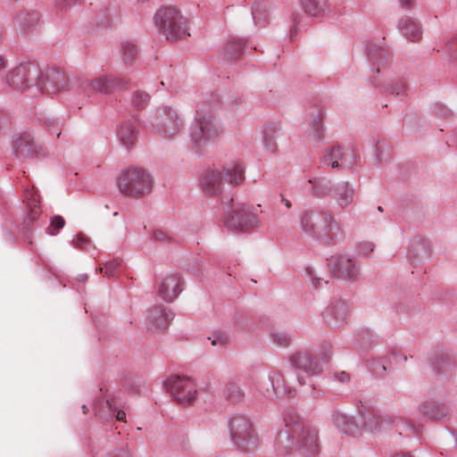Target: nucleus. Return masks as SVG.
Returning a JSON list of instances; mask_svg holds the SVG:
<instances>
[{"label": "nucleus", "mask_w": 457, "mask_h": 457, "mask_svg": "<svg viewBox=\"0 0 457 457\" xmlns=\"http://www.w3.org/2000/svg\"><path fill=\"white\" fill-rule=\"evenodd\" d=\"M331 420L335 427L344 434L357 436L361 432V428L352 418L337 410L332 411ZM361 429L372 433L395 430L399 436H411L418 435L420 427L410 420L395 414L369 412L363 416Z\"/></svg>", "instance_id": "nucleus-1"}, {"label": "nucleus", "mask_w": 457, "mask_h": 457, "mask_svg": "<svg viewBox=\"0 0 457 457\" xmlns=\"http://www.w3.org/2000/svg\"><path fill=\"white\" fill-rule=\"evenodd\" d=\"M285 428L277 436L278 450H295L304 456H313L318 453V432L304 422L299 413L290 409L284 414Z\"/></svg>", "instance_id": "nucleus-2"}, {"label": "nucleus", "mask_w": 457, "mask_h": 457, "mask_svg": "<svg viewBox=\"0 0 457 457\" xmlns=\"http://www.w3.org/2000/svg\"><path fill=\"white\" fill-rule=\"evenodd\" d=\"M300 228L320 242L329 243L336 239L339 225L331 212L324 210H310L303 213Z\"/></svg>", "instance_id": "nucleus-3"}, {"label": "nucleus", "mask_w": 457, "mask_h": 457, "mask_svg": "<svg viewBox=\"0 0 457 457\" xmlns=\"http://www.w3.org/2000/svg\"><path fill=\"white\" fill-rule=\"evenodd\" d=\"M245 169L241 164H234L223 170H208L201 178L202 190L209 195H218L224 190V185L242 183L245 179Z\"/></svg>", "instance_id": "nucleus-4"}, {"label": "nucleus", "mask_w": 457, "mask_h": 457, "mask_svg": "<svg viewBox=\"0 0 457 457\" xmlns=\"http://www.w3.org/2000/svg\"><path fill=\"white\" fill-rule=\"evenodd\" d=\"M154 22L168 40L177 41L189 36L187 20L175 7L159 9L154 15Z\"/></svg>", "instance_id": "nucleus-5"}, {"label": "nucleus", "mask_w": 457, "mask_h": 457, "mask_svg": "<svg viewBox=\"0 0 457 457\" xmlns=\"http://www.w3.org/2000/svg\"><path fill=\"white\" fill-rule=\"evenodd\" d=\"M222 129L212 112H206L204 108L197 110V118L191 128V140L196 147H202L213 141Z\"/></svg>", "instance_id": "nucleus-6"}, {"label": "nucleus", "mask_w": 457, "mask_h": 457, "mask_svg": "<svg viewBox=\"0 0 457 457\" xmlns=\"http://www.w3.org/2000/svg\"><path fill=\"white\" fill-rule=\"evenodd\" d=\"M118 186L124 195L139 196L151 191L153 179L146 170L139 168H129L119 177Z\"/></svg>", "instance_id": "nucleus-7"}, {"label": "nucleus", "mask_w": 457, "mask_h": 457, "mask_svg": "<svg viewBox=\"0 0 457 457\" xmlns=\"http://www.w3.org/2000/svg\"><path fill=\"white\" fill-rule=\"evenodd\" d=\"M229 436L236 446L242 450L253 447L257 444V436L250 420L244 415H234L228 423Z\"/></svg>", "instance_id": "nucleus-8"}, {"label": "nucleus", "mask_w": 457, "mask_h": 457, "mask_svg": "<svg viewBox=\"0 0 457 457\" xmlns=\"http://www.w3.org/2000/svg\"><path fill=\"white\" fill-rule=\"evenodd\" d=\"M153 129L163 138H170L176 135L183 125L178 112L168 106L159 108L152 116Z\"/></svg>", "instance_id": "nucleus-9"}, {"label": "nucleus", "mask_w": 457, "mask_h": 457, "mask_svg": "<svg viewBox=\"0 0 457 457\" xmlns=\"http://www.w3.org/2000/svg\"><path fill=\"white\" fill-rule=\"evenodd\" d=\"M126 85L123 79L104 75L92 79H79L78 90L90 97L93 95L112 94L124 88Z\"/></svg>", "instance_id": "nucleus-10"}, {"label": "nucleus", "mask_w": 457, "mask_h": 457, "mask_svg": "<svg viewBox=\"0 0 457 457\" xmlns=\"http://www.w3.org/2000/svg\"><path fill=\"white\" fill-rule=\"evenodd\" d=\"M164 385L170 396L179 405L188 406L196 398V386L190 378L171 377L165 381Z\"/></svg>", "instance_id": "nucleus-11"}, {"label": "nucleus", "mask_w": 457, "mask_h": 457, "mask_svg": "<svg viewBox=\"0 0 457 457\" xmlns=\"http://www.w3.org/2000/svg\"><path fill=\"white\" fill-rule=\"evenodd\" d=\"M225 226L233 231H245L258 224L257 216L243 204L233 205L223 218Z\"/></svg>", "instance_id": "nucleus-12"}, {"label": "nucleus", "mask_w": 457, "mask_h": 457, "mask_svg": "<svg viewBox=\"0 0 457 457\" xmlns=\"http://www.w3.org/2000/svg\"><path fill=\"white\" fill-rule=\"evenodd\" d=\"M356 153L351 147L334 146L322 155L320 162L324 168L348 170L354 166Z\"/></svg>", "instance_id": "nucleus-13"}, {"label": "nucleus", "mask_w": 457, "mask_h": 457, "mask_svg": "<svg viewBox=\"0 0 457 457\" xmlns=\"http://www.w3.org/2000/svg\"><path fill=\"white\" fill-rule=\"evenodd\" d=\"M71 79L57 69H47L42 72L41 78L36 79V85L42 92L54 94L71 87Z\"/></svg>", "instance_id": "nucleus-14"}, {"label": "nucleus", "mask_w": 457, "mask_h": 457, "mask_svg": "<svg viewBox=\"0 0 457 457\" xmlns=\"http://www.w3.org/2000/svg\"><path fill=\"white\" fill-rule=\"evenodd\" d=\"M330 272L340 279H353L359 274L356 262L345 254L333 255L328 259Z\"/></svg>", "instance_id": "nucleus-15"}, {"label": "nucleus", "mask_w": 457, "mask_h": 457, "mask_svg": "<svg viewBox=\"0 0 457 457\" xmlns=\"http://www.w3.org/2000/svg\"><path fill=\"white\" fill-rule=\"evenodd\" d=\"M37 70L32 63L21 64L6 76V83L14 88L24 89L36 82Z\"/></svg>", "instance_id": "nucleus-16"}, {"label": "nucleus", "mask_w": 457, "mask_h": 457, "mask_svg": "<svg viewBox=\"0 0 457 457\" xmlns=\"http://www.w3.org/2000/svg\"><path fill=\"white\" fill-rule=\"evenodd\" d=\"M13 153L21 161L32 160L39 156L42 148L37 145L29 133H21L15 136L12 144Z\"/></svg>", "instance_id": "nucleus-17"}, {"label": "nucleus", "mask_w": 457, "mask_h": 457, "mask_svg": "<svg viewBox=\"0 0 457 457\" xmlns=\"http://www.w3.org/2000/svg\"><path fill=\"white\" fill-rule=\"evenodd\" d=\"M324 321L332 328H337L346 322L349 316L348 304L340 299L333 300L322 312Z\"/></svg>", "instance_id": "nucleus-18"}, {"label": "nucleus", "mask_w": 457, "mask_h": 457, "mask_svg": "<svg viewBox=\"0 0 457 457\" xmlns=\"http://www.w3.org/2000/svg\"><path fill=\"white\" fill-rule=\"evenodd\" d=\"M173 317V314L167 312L164 306H154L146 312L145 325L148 329L154 332L163 330L170 326Z\"/></svg>", "instance_id": "nucleus-19"}, {"label": "nucleus", "mask_w": 457, "mask_h": 457, "mask_svg": "<svg viewBox=\"0 0 457 457\" xmlns=\"http://www.w3.org/2000/svg\"><path fill=\"white\" fill-rule=\"evenodd\" d=\"M290 366L295 370L303 371L311 376L320 373L321 367L317 362L316 358L308 352H298L289 358Z\"/></svg>", "instance_id": "nucleus-20"}, {"label": "nucleus", "mask_w": 457, "mask_h": 457, "mask_svg": "<svg viewBox=\"0 0 457 457\" xmlns=\"http://www.w3.org/2000/svg\"><path fill=\"white\" fill-rule=\"evenodd\" d=\"M269 379L271 383L274 394L281 395L286 394L287 388L291 385L297 384L299 386L304 385V378L300 376L298 372L295 374L288 373L286 377L279 372L273 371L269 375Z\"/></svg>", "instance_id": "nucleus-21"}, {"label": "nucleus", "mask_w": 457, "mask_h": 457, "mask_svg": "<svg viewBox=\"0 0 457 457\" xmlns=\"http://www.w3.org/2000/svg\"><path fill=\"white\" fill-rule=\"evenodd\" d=\"M183 290L182 279L178 274L167 276L159 287V296L165 302L173 301Z\"/></svg>", "instance_id": "nucleus-22"}, {"label": "nucleus", "mask_w": 457, "mask_h": 457, "mask_svg": "<svg viewBox=\"0 0 457 457\" xmlns=\"http://www.w3.org/2000/svg\"><path fill=\"white\" fill-rule=\"evenodd\" d=\"M38 21L37 14L22 12L15 17L13 24L18 34L26 36L35 30Z\"/></svg>", "instance_id": "nucleus-23"}, {"label": "nucleus", "mask_w": 457, "mask_h": 457, "mask_svg": "<svg viewBox=\"0 0 457 457\" xmlns=\"http://www.w3.org/2000/svg\"><path fill=\"white\" fill-rule=\"evenodd\" d=\"M419 411L421 415L432 420L442 421L448 417L447 408L443 403L435 401L422 403Z\"/></svg>", "instance_id": "nucleus-24"}, {"label": "nucleus", "mask_w": 457, "mask_h": 457, "mask_svg": "<svg viewBox=\"0 0 457 457\" xmlns=\"http://www.w3.org/2000/svg\"><path fill=\"white\" fill-rule=\"evenodd\" d=\"M398 29L407 39L412 42L419 41L422 37L421 26L410 17L402 18L398 22Z\"/></svg>", "instance_id": "nucleus-25"}, {"label": "nucleus", "mask_w": 457, "mask_h": 457, "mask_svg": "<svg viewBox=\"0 0 457 457\" xmlns=\"http://www.w3.org/2000/svg\"><path fill=\"white\" fill-rule=\"evenodd\" d=\"M137 125L131 120H127L120 125L117 136L126 148H130L137 140Z\"/></svg>", "instance_id": "nucleus-26"}, {"label": "nucleus", "mask_w": 457, "mask_h": 457, "mask_svg": "<svg viewBox=\"0 0 457 457\" xmlns=\"http://www.w3.org/2000/svg\"><path fill=\"white\" fill-rule=\"evenodd\" d=\"M245 46V40L237 37H229L223 44L220 54L226 61L233 62L241 55Z\"/></svg>", "instance_id": "nucleus-27"}, {"label": "nucleus", "mask_w": 457, "mask_h": 457, "mask_svg": "<svg viewBox=\"0 0 457 457\" xmlns=\"http://www.w3.org/2000/svg\"><path fill=\"white\" fill-rule=\"evenodd\" d=\"M432 367L438 375H451L455 369L454 360L445 353H439L432 357Z\"/></svg>", "instance_id": "nucleus-28"}, {"label": "nucleus", "mask_w": 457, "mask_h": 457, "mask_svg": "<svg viewBox=\"0 0 457 457\" xmlns=\"http://www.w3.org/2000/svg\"><path fill=\"white\" fill-rule=\"evenodd\" d=\"M333 197L342 208L348 206L353 200L354 189L348 182H342L334 188Z\"/></svg>", "instance_id": "nucleus-29"}, {"label": "nucleus", "mask_w": 457, "mask_h": 457, "mask_svg": "<svg viewBox=\"0 0 457 457\" xmlns=\"http://www.w3.org/2000/svg\"><path fill=\"white\" fill-rule=\"evenodd\" d=\"M367 52L369 60L373 65L384 66L390 60L389 52L377 44L370 45V47L367 48ZM376 71L379 72V67H377Z\"/></svg>", "instance_id": "nucleus-30"}, {"label": "nucleus", "mask_w": 457, "mask_h": 457, "mask_svg": "<svg viewBox=\"0 0 457 457\" xmlns=\"http://www.w3.org/2000/svg\"><path fill=\"white\" fill-rule=\"evenodd\" d=\"M278 127L274 122H267L263 128V145L267 151L275 153L278 149L277 134Z\"/></svg>", "instance_id": "nucleus-31"}, {"label": "nucleus", "mask_w": 457, "mask_h": 457, "mask_svg": "<svg viewBox=\"0 0 457 457\" xmlns=\"http://www.w3.org/2000/svg\"><path fill=\"white\" fill-rule=\"evenodd\" d=\"M224 398L230 403H240L245 397V392L235 382H228L224 385L222 389Z\"/></svg>", "instance_id": "nucleus-32"}, {"label": "nucleus", "mask_w": 457, "mask_h": 457, "mask_svg": "<svg viewBox=\"0 0 457 457\" xmlns=\"http://www.w3.org/2000/svg\"><path fill=\"white\" fill-rule=\"evenodd\" d=\"M309 183L312 185L313 194L319 197L333 195L335 187L328 179L313 178L309 179Z\"/></svg>", "instance_id": "nucleus-33"}, {"label": "nucleus", "mask_w": 457, "mask_h": 457, "mask_svg": "<svg viewBox=\"0 0 457 457\" xmlns=\"http://www.w3.org/2000/svg\"><path fill=\"white\" fill-rule=\"evenodd\" d=\"M304 12L312 17H316L325 11L326 0H300Z\"/></svg>", "instance_id": "nucleus-34"}, {"label": "nucleus", "mask_w": 457, "mask_h": 457, "mask_svg": "<svg viewBox=\"0 0 457 457\" xmlns=\"http://www.w3.org/2000/svg\"><path fill=\"white\" fill-rule=\"evenodd\" d=\"M96 411L102 419L104 420L112 418L115 412L117 420L124 421L126 418V413L121 410L117 411L116 406H113L110 400L105 401V407L104 410L98 409V406L96 404Z\"/></svg>", "instance_id": "nucleus-35"}, {"label": "nucleus", "mask_w": 457, "mask_h": 457, "mask_svg": "<svg viewBox=\"0 0 457 457\" xmlns=\"http://www.w3.org/2000/svg\"><path fill=\"white\" fill-rule=\"evenodd\" d=\"M120 54L122 61L126 64H132L137 56V48L136 45L129 41H124L120 45Z\"/></svg>", "instance_id": "nucleus-36"}, {"label": "nucleus", "mask_w": 457, "mask_h": 457, "mask_svg": "<svg viewBox=\"0 0 457 457\" xmlns=\"http://www.w3.org/2000/svg\"><path fill=\"white\" fill-rule=\"evenodd\" d=\"M28 205L29 207V211L28 212V219L29 220H35L40 213L39 211V200L37 196L30 194V197H27Z\"/></svg>", "instance_id": "nucleus-37"}, {"label": "nucleus", "mask_w": 457, "mask_h": 457, "mask_svg": "<svg viewBox=\"0 0 457 457\" xmlns=\"http://www.w3.org/2000/svg\"><path fill=\"white\" fill-rule=\"evenodd\" d=\"M387 91L391 95L403 96L406 93V83L403 79L393 80L387 87Z\"/></svg>", "instance_id": "nucleus-38"}, {"label": "nucleus", "mask_w": 457, "mask_h": 457, "mask_svg": "<svg viewBox=\"0 0 457 457\" xmlns=\"http://www.w3.org/2000/svg\"><path fill=\"white\" fill-rule=\"evenodd\" d=\"M252 14L254 21H264L268 16L266 5L261 2H254L252 7Z\"/></svg>", "instance_id": "nucleus-39"}, {"label": "nucleus", "mask_w": 457, "mask_h": 457, "mask_svg": "<svg viewBox=\"0 0 457 457\" xmlns=\"http://www.w3.org/2000/svg\"><path fill=\"white\" fill-rule=\"evenodd\" d=\"M271 337L273 343L278 346L286 347L288 346L291 343L290 336L285 331L274 330L271 334Z\"/></svg>", "instance_id": "nucleus-40"}, {"label": "nucleus", "mask_w": 457, "mask_h": 457, "mask_svg": "<svg viewBox=\"0 0 457 457\" xmlns=\"http://www.w3.org/2000/svg\"><path fill=\"white\" fill-rule=\"evenodd\" d=\"M150 100V96L142 91H137L133 94L132 103L139 109L145 108Z\"/></svg>", "instance_id": "nucleus-41"}, {"label": "nucleus", "mask_w": 457, "mask_h": 457, "mask_svg": "<svg viewBox=\"0 0 457 457\" xmlns=\"http://www.w3.org/2000/svg\"><path fill=\"white\" fill-rule=\"evenodd\" d=\"M64 219L60 215H55L51 219L50 226L47 228V233L54 236L64 227Z\"/></svg>", "instance_id": "nucleus-42"}, {"label": "nucleus", "mask_w": 457, "mask_h": 457, "mask_svg": "<svg viewBox=\"0 0 457 457\" xmlns=\"http://www.w3.org/2000/svg\"><path fill=\"white\" fill-rule=\"evenodd\" d=\"M120 264L114 260L109 261L104 263V267L100 268V271L108 277H114L119 273Z\"/></svg>", "instance_id": "nucleus-43"}, {"label": "nucleus", "mask_w": 457, "mask_h": 457, "mask_svg": "<svg viewBox=\"0 0 457 457\" xmlns=\"http://www.w3.org/2000/svg\"><path fill=\"white\" fill-rule=\"evenodd\" d=\"M370 368L372 372L380 378L385 377L387 366L385 361L380 359H373L370 362Z\"/></svg>", "instance_id": "nucleus-44"}, {"label": "nucleus", "mask_w": 457, "mask_h": 457, "mask_svg": "<svg viewBox=\"0 0 457 457\" xmlns=\"http://www.w3.org/2000/svg\"><path fill=\"white\" fill-rule=\"evenodd\" d=\"M81 1L82 0H58L56 6L61 12H69L74 5L80 4Z\"/></svg>", "instance_id": "nucleus-45"}, {"label": "nucleus", "mask_w": 457, "mask_h": 457, "mask_svg": "<svg viewBox=\"0 0 457 457\" xmlns=\"http://www.w3.org/2000/svg\"><path fill=\"white\" fill-rule=\"evenodd\" d=\"M311 129L313 133V137L316 138H320L322 136V121L320 117H315L311 121Z\"/></svg>", "instance_id": "nucleus-46"}, {"label": "nucleus", "mask_w": 457, "mask_h": 457, "mask_svg": "<svg viewBox=\"0 0 457 457\" xmlns=\"http://www.w3.org/2000/svg\"><path fill=\"white\" fill-rule=\"evenodd\" d=\"M434 112L442 118H448L453 114L452 111L448 107L438 104L435 105Z\"/></svg>", "instance_id": "nucleus-47"}, {"label": "nucleus", "mask_w": 457, "mask_h": 457, "mask_svg": "<svg viewBox=\"0 0 457 457\" xmlns=\"http://www.w3.org/2000/svg\"><path fill=\"white\" fill-rule=\"evenodd\" d=\"M153 238L156 242L160 243H170L171 241V238L162 230H154L153 233Z\"/></svg>", "instance_id": "nucleus-48"}, {"label": "nucleus", "mask_w": 457, "mask_h": 457, "mask_svg": "<svg viewBox=\"0 0 457 457\" xmlns=\"http://www.w3.org/2000/svg\"><path fill=\"white\" fill-rule=\"evenodd\" d=\"M307 272L312 278V285L314 287H319L320 286L321 281H323L325 284L328 283V280H325V279L318 277L311 269H307Z\"/></svg>", "instance_id": "nucleus-49"}, {"label": "nucleus", "mask_w": 457, "mask_h": 457, "mask_svg": "<svg viewBox=\"0 0 457 457\" xmlns=\"http://www.w3.org/2000/svg\"><path fill=\"white\" fill-rule=\"evenodd\" d=\"M73 245L79 248H85L88 245V240L82 235H77L73 239Z\"/></svg>", "instance_id": "nucleus-50"}, {"label": "nucleus", "mask_w": 457, "mask_h": 457, "mask_svg": "<svg viewBox=\"0 0 457 457\" xmlns=\"http://www.w3.org/2000/svg\"><path fill=\"white\" fill-rule=\"evenodd\" d=\"M374 250V244L366 242L361 245L360 253L364 256H368Z\"/></svg>", "instance_id": "nucleus-51"}, {"label": "nucleus", "mask_w": 457, "mask_h": 457, "mask_svg": "<svg viewBox=\"0 0 457 457\" xmlns=\"http://www.w3.org/2000/svg\"><path fill=\"white\" fill-rule=\"evenodd\" d=\"M446 47L451 55L457 60V37L448 42Z\"/></svg>", "instance_id": "nucleus-52"}, {"label": "nucleus", "mask_w": 457, "mask_h": 457, "mask_svg": "<svg viewBox=\"0 0 457 457\" xmlns=\"http://www.w3.org/2000/svg\"><path fill=\"white\" fill-rule=\"evenodd\" d=\"M46 125L50 129L51 132H55L56 129H54L55 127H59V120L58 119H47L45 121Z\"/></svg>", "instance_id": "nucleus-53"}, {"label": "nucleus", "mask_w": 457, "mask_h": 457, "mask_svg": "<svg viewBox=\"0 0 457 457\" xmlns=\"http://www.w3.org/2000/svg\"><path fill=\"white\" fill-rule=\"evenodd\" d=\"M335 378L340 382H348L350 380V376L345 371L337 372L335 373Z\"/></svg>", "instance_id": "nucleus-54"}, {"label": "nucleus", "mask_w": 457, "mask_h": 457, "mask_svg": "<svg viewBox=\"0 0 457 457\" xmlns=\"http://www.w3.org/2000/svg\"><path fill=\"white\" fill-rule=\"evenodd\" d=\"M403 8L410 9L413 5V0H399Z\"/></svg>", "instance_id": "nucleus-55"}, {"label": "nucleus", "mask_w": 457, "mask_h": 457, "mask_svg": "<svg viewBox=\"0 0 457 457\" xmlns=\"http://www.w3.org/2000/svg\"><path fill=\"white\" fill-rule=\"evenodd\" d=\"M225 344V339L221 337H216L212 340V345H223Z\"/></svg>", "instance_id": "nucleus-56"}, {"label": "nucleus", "mask_w": 457, "mask_h": 457, "mask_svg": "<svg viewBox=\"0 0 457 457\" xmlns=\"http://www.w3.org/2000/svg\"><path fill=\"white\" fill-rule=\"evenodd\" d=\"M114 457H132L130 453L125 450L120 451Z\"/></svg>", "instance_id": "nucleus-57"}, {"label": "nucleus", "mask_w": 457, "mask_h": 457, "mask_svg": "<svg viewBox=\"0 0 457 457\" xmlns=\"http://www.w3.org/2000/svg\"><path fill=\"white\" fill-rule=\"evenodd\" d=\"M7 65V60L5 57L0 55V70L4 69Z\"/></svg>", "instance_id": "nucleus-58"}, {"label": "nucleus", "mask_w": 457, "mask_h": 457, "mask_svg": "<svg viewBox=\"0 0 457 457\" xmlns=\"http://www.w3.org/2000/svg\"><path fill=\"white\" fill-rule=\"evenodd\" d=\"M282 202L285 204V205L287 206V208H291L292 204H291V202L286 198H282Z\"/></svg>", "instance_id": "nucleus-59"}, {"label": "nucleus", "mask_w": 457, "mask_h": 457, "mask_svg": "<svg viewBox=\"0 0 457 457\" xmlns=\"http://www.w3.org/2000/svg\"><path fill=\"white\" fill-rule=\"evenodd\" d=\"M394 457H412L410 454L407 453H397Z\"/></svg>", "instance_id": "nucleus-60"}, {"label": "nucleus", "mask_w": 457, "mask_h": 457, "mask_svg": "<svg viewBox=\"0 0 457 457\" xmlns=\"http://www.w3.org/2000/svg\"><path fill=\"white\" fill-rule=\"evenodd\" d=\"M87 275H80V276H79V280H80V281H82V282L86 281V280H87Z\"/></svg>", "instance_id": "nucleus-61"}, {"label": "nucleus", "mask_w": 457, "mask_h": 457, "mask_svg": "<svg viewBox=\"0 0 457 457\" xmlns=\"http://www.w3.org/2000/svg\"><path fill=\"white\" fill-rule=\"evenodd\" d=\"M82 410H83V412L86 414L87 411H88V408L86 404H83L82 405Z\"/></svg>", "instance_id": "nucleus-62"}, {"label": "nucleus", "mask_w": 457, "mask_h": 457, "mask_svg": "<svg viewBox=\"0 0 457 457\" xmlns=\"http://www.w3.org/2000/svg\"><path fill=\"white\" fill-rule=\"evenodd\" d=\"M294 26L295 27L297 24V18L295 16L293 17Z\"/></svg>", "instance_id": "nucleus-63"}, {"label": "nucleus", "mask_w": 457, "mask_h": 457, "mask_svg": "<svg viewBox=\"0 0 457 457\" xmlns=\"http://www.w3.org/2000/svg\"><path fill=\"white\" fill-rule=\"evenodd\" d=\"M378 210L379 212H382V211H383V209H382V207H381V206H378Z\"/></svg>", "instance_id": "nucleus-64"}]
</instances>
